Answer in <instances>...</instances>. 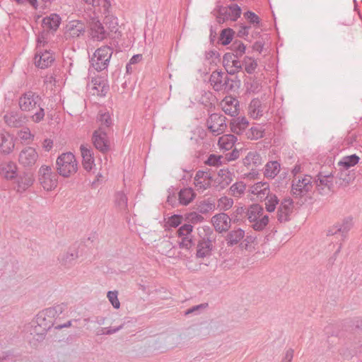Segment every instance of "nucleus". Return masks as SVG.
<instances>
[{
    "label": "nucleus",
    "instance_id": "4d7b16f0",
    "mask_svg": "<svg viewBox=\"0 0 362 362\" xmlns=\"http://www.w3.org/2000/svg\"><path fill=\"white\" fill-rule=\"evenodd\" d=\"M107 297L114 308L119 309L120 308V303L118 299V292L117 291H108Z\"/></svg>",
    "mask_w": 362,
    "mask_h": 362
},
{
    "label": "nucleus",
    "instance_id": "9d476101",
    "mask_svg": "<svg viewBox=\"0 0 362 362\" xmlns=\"http://www.w3.org/2000/svg\"><path fill=\"white\" fill-rule=\"evenodd\" d=\"M39 159V154L37 150L31 146L23 148L18 155V163L25 168L33 167Z\"/></svg>",
    "mask_w": 362,
    "mask_h": 362
},
{
    "label": "nucleus",
    "instance_id": "bf43d9fd",
    "mask_svg": "<svg viewBox=\"0 0 362 362\" xmlns=\"http://www.w3.org/2000/svg\"><path fill=\"white\" fill-rule=\"evenodd\" d=\"M245 18L249 21L250 23L254 25H258L260 22L259 18L252 11H247L244 13Z\"/></svg>",
    "mask_w": 362,
    "mask_h": 362
},
{
    "label": "nucleus",
    "instance_id": "e433bc0d",
    "mask_svg": "<svg viewBox=\"0 0 362 362\" xmlns=\"http://www.w3.org/2000/svg\"><path fill=\"white\" fill-rule=\"evenodd\" d=\"M234 175L228 169H221L218 174V182L220 188L223 189L233 180Z\"/></svg>",
    "mask_w": 362,
    "mask_h": 362
},
{
    "label": "nucleus",
    "instance_id": "a18cd8bd",
    "mask_svg": "<svg viewBox=\"0 0 362 362\" xmlns=\"http://www.w3.org/2000/svg\"><path fill=\"white\" fill-rule=\"evenodd\" d=\"M332 185V177L330 175H323L319 174L316 180V185L319 191H322L325 188L329 189Z\"/></svg>",
    "mask_w": 362,
    "mask_h": 362
},
{
    "label": "nucleus",
    "instance_id": "5701e85b",
    "mask_svg": "<svg viewBox=\"0 0 362 362\" xmlns=\"http://www.w3.org/2000/svg\"><path fill=\"white\" fill-rule=\"evenodd\" d=\"M80 150L83 158L82 165L83 168L87 171H91L95 166L91 148L86 144H81Z\"/></svg>",
    "mask_w": 362,
    "mask_h": 362
},
{
    "label": "nucleus",
    "instance_id": "de8ad7c7",
    "mask_svg": "<svg viewBox=\"0 0 362 362\" xmlns=\"http://www.w3.org/2000/svg\"><path fill=\"white\" fill-rule=\"evenodd\" d=\"M246 189V186L243 182H237L230 187V194L235 197L242 196Z\"/></svg>",
    "mask_w": 362,
    "mask_h": 362
},
{
    "label": "nucleus",
    "instance_id": "72a5a7b5",
    "mask_svg": "<svg viewBox=\"0 0 362 362\" xmlns=\"http://www.w3.org/2000/svg\"><path fill=\"white\" fill-rule=\"evenodd\" d=\"M264 107L262 106L261 101L258 99H253L248 107V114L250 116L257 119L263 115Z\"/></svg>",
    "mask_w": 362,
    "mask_h": 362
},
{
    "label": "nucleus",
    "instance_id": "a878e982",
    "mask_svg": "<svg viewBox=\"0 0 362 362\" xmlns=\"http://www.w3.org/2000/svg\"><path fill=\"white\" fill-rule=\"evenodd\" d=\"M250 192L256 196L257 199L263 200L270 192L269 185L267 182H258L250 187Z\"/></svg>",
    "mask_w": 362,
    "mask_h": 362
},
{
    "label": "nucleus",
    "instance_id": "7ed1b4c3",
    "mask_svg": "<svg viewBox=\"0 0 362 362\" xmlns=\"http://www.w3.org/2000/svg\"><path fill=\"white\" fill-rule=\"evenodd\" d=\"M247 215L248 221L255 230L261 231L269 223V216L264 213L263 207L259 204L251 205L247 209Z\"/></svg>",
    "mask_w": 362,
    "mask_h": 362
},
{
    "label": "nucleus",
    "instance_id": "c756f323",
    "mask_svg": "<svg viewBox=\"0 0 362 362\" xmlns=\"http://www.w3.org/2000/svg\"><path fill=\"white\" fill-rule=\"evenodd\" d=\"M5 122L11 127H21L26 120L25 117L17 112H8L4 115Z\"/></svg>",
    "mask_w": 362,
    "mask_h": 362
},
{
    "label": "nucleus",
    "instance_id": "c85d7f7f",
    "mask_svg": "<svg viewBox=\"0 0 362 362\" xmlns=\"http://www.w3.org/2000/svg\"><path fill=\"white\" fill-rule=\"evenodd\" d=\"M353 218L351 217L345 218L341 223H338L327 231L328 235H334L338 232L342 233L348 232L353 226Z\"/></svg>",
    "mask_w": 362,
    "mask_h": 362
},
{
    "label": "nucleus",
    "instance_id": "a211bd4d",
    "mask_svg": "<svg viewBox=\"0 0 362 362\" xmlns=\"http://www.w3.org/2000/svg\"><path fill=\"white\" fill-rule=\"evenodd\" d=\"M18 175L17 164L11 160H7L0 164V176L6 180H13Z\"/></svg>",
    "mask_w": 362,
    "mask_h": 362
},
{
    "label": "nucleus",
    "instance_id": "4be33fe9",
    "mask_svg": "<svg viewBox=\"0 0 362 362\" xmlns=\"http://www.w3.org/2000/svg\"><path fill=\"white\" fill-rule=\"evenodd\" d=\"M15 148V141L13 136L8 132H3L0 133V153L10 154Z\"/></svg>",
    "mask_w": 362,
    "mask_h": 362
},
{
    "label": "nucleus",
    "instance_id": "58836bf2",
    "mask_svg": "<svg viewBox=\"0 0 362 362\" xmlns=\"http://www.w3.org/2000/svg\"><path fill=\"white\" fill-rule=\"evenodd\" d=\"M243 164L247 167H257L262 164V157L257 151H250L243 159Z\"/></svg>",
    "mask_w": 362,
    "mask_h": 362
},
{
    "label": "nucleus",
    "instance_id": "e2e57ef3",
    "mask_svg": "<svg viewBox=\"0 0 362 362\" xmlns=\"http://www.w3.org/2000/svg\"><path fill=\"white\" fill-rule=\"evenodd\" d=\"M247 90L250 93H258L260 90V84L257 81L247 83Z\"/></svg>",
    "mask_w": 362,
    "mask_h": 362
},
{
    "label": "nucleus",
    "instance_id": "f257e3e1",
    "mask_svg": "<svg viewBox=\"0 0 362 362\" xmlns=\"http://www.w3.org/2000/svg\"><path fill=\"white\" fill-rule=\"evenodd\" d=\"M19 106L22 111H35L30 118L33 122L39 123L43 120L45 113V110L40 106V98L32 92L23 95L19 99Z\"/></svg>",
    "mask_w": 362,
    "mask_h": 362
},
{
    "label": "nucleus",
    "instance_id": "cd10ccee",
    "mask_svg": "<svg viewBox=\"0 0 362 362\" xmlns=\"http://www.w3.org/2000/svg\"><path fill=\"white\" fill-rule=\"evenodd\" d=\"M231 131L236 134H242L245 132L249 126V121L245 117H235L231 119L230 123Z\"/></svg>",
    "mask_w": 362,
    "mask_h": 362
},
{
    "label": "nucleus",
    "instance_id": "7c9ffc66",
    "mask_svg": "<svg viewBox=\"0 0 362 362\" xmlns=\"http://www.w3.org/2000/svg\"><path fill=\"white\" fill-rule=\"evenodd\" d=\"M67 309L66 304H57L52 307L44 309L47 313V316L50 318L54 325H57L56 320L59 316L64 313Z\"/></svg>",
    "mask_w": 362,
    "mask_h": 362
},
{
    "label": "nucleus",
    "instance_id": "f8f14e48",
    "mask_svg": "<svg viewBox=\"0 0 362 362\" xmlns=\"http://www.w3.org/2000/svg\"><path fill=\"white\" fill-rule=\"evenodd\" d=\"M218 21H235L241 15V8L238 4H231L228 6H221L218 11Z\"/></svg>",
    "mask_w": 362,
    "mask_h": 362
},
{
    "label": "nucleus",
    "instance_id": "680f3d73",
    "mask_svg": "<svg viewBox=\"0 0 362 362\" xmlns=\"http://www.w3.org/2000/svg\"><path fill=\"white\" fill-rule=\"evenodd\" d=\"M232 47L234 52H235L236 55H242L245 52V46L241 42H234Z\"/></svg>",
    "mask_w": 362,
    "mask_h": 362
},
{
    "label": "nucleus",
    "instance_id": "a19ab883",
    "mask_svg": "<svg viewBox=\"0 0 362 362\" xmlns=\"http://www.w3.org/2000/svg\"><path fill=\"white\" fill-rule=\"evenodd\" d=\"M60 16L56 13H52L49 16L43 18L42 25L45 28L57 30L60 25Z\"/></svg>",
    "mask_w": 362,
    "mask_h": 362
},
{
    "label": "nucleus",
    "instance_id": "338daca9",
    "mask_svg": "<svg viewBox=\"0 0 362 362\" xmlns=\"http://www.w3.org/2000/svg\"><path fill=\"white\" fill-rule=\"evenodd\" d=\"M53 147V141L50 139H45L42 143V148L46 151H49Z\"/></svg>",
    "mask_w": 362,
    "mask_h": 362
},
{
    "label": "nucleus",
    "instance_id": "5fc2aeb1",
    "mask_svg": "<svg viewBox=\"0 0 362 362\" xmlns=\"http://www.w3.org/2000/svg\"><path fill=\"white\" fill-rule=\"evenodd\" d=\"M182 221V216L181 215L175 214L168 217L165 221V226L168 228H176L180 226Z\"/></svg>",
    "mask_w": 362,
    "mask_h": 362
},
{
    "label": "nucleus",
    "instance_id": "79ce46f5",
    "mask_svg": "<svg viewBox=\"0 0 362 362\" xmlns=\"http://www.w3.org/2000/svg\"><path fill=\"white\" fill-rule=\"evenodd\" d=\"M195 197L193 189L190 187L184 188L179 192V201L182 205H188Z\"/></svg>",
    "mask_w": 362,
    "mask_h": 362
},
{
    "label": "nucleus",
    "instance_id": "603ef678",
    "mask_svg": "<svg viewBox=\"0 0 362 362\" xmlns=\"http://www.w3.org/2000/svg\"><path fill=\"white\" fill-rule=\"evenodd\" d=\"M243 65L247 73L252 74L257 69V62L254 58L246 57L244 59Z\"/></svg>",
    "mask_w": 362,
    "mask_h": 362
},
{
    "label": "nucleus",
    "instance_id": "473e14b6",
    "mask_svg": "<svg viewBox=\"0 0 362 362\" xmlns=\"http://www.w3.org/2000/svg\"><path fill=\"white\" fill-rule=\"evenodd\" d=\"M44 82L47 88L54 89V90L60 89L64 83L63 78L57 76L55 74L47 75Z\"/></svg>",
    "mask_w": 362,
    "mask_h": 362
},
{
    "label": "nucleus",
    "instance_id": "c9c22d12",
    "mask_svg": "<svg viewBox=\"0 0 362 362\" xmlns=\"http://www.w3.org/2000/svg\"><path fill=\"white\" fill-rule=\"evenodd\" d=\"M281 165L276 160H272L264 166V175L267 178H274L280 172Z\"/></svg>",
    "mask_w": 362,
    "mask_h": 362
},
{
    "label": "nucleus",
    "instance_id": "ea45409f",
    "mask_svg": "<svg viewBox=\"0 0 362 362\" xmlns=\"http://www.w3.org/2000/svg\"><path fill=\"white\" fill-rule=\"evenodd\" d=\"M237 141V138L233 134H225L218 139V144L219 148L228 151L231 149Z\"/></svg>",
    "mask_w": 362,
    "mask_h": 362
},
{
    "label": "nucleus",
    "instance_id": "bb28decb",
    "mask_svg": "<svg viewBox=\"0 0 362 362\" xmlns=\"http://www.w3.org/2000/svg\"><path fill=\"white\" fill-rule=\"evenodd\" d=\"M78 251L76 247H71L59 257L60 264L64 267L72 265L78 258Z\"/></svg>",
    "mask_w": 362,
    "mask_h": 362
},
{
    "label": "nucleus",
    "instance_id": "6ab92c4d",
    "mask_svg": "<svg viewBox=\"0 0 362 362\" xmlns=\"http://www.w3.org/2000/svg\"><path fill=\"white\" fill-rule=\"evenodd\" d=\"M211 223L215 230L219 233L228 230L231 224V219L225 213H220L211 218Z\"/></svg>",
    "mask_w": 362,
    "mask_h": 362
},
{
    "label": "nucleus",
    "instance_id": "f3484780",
    "mask_svg": "<svg viewBox=\"0 0 362 362\" xmlns=\"http://www.w3.org/2000/svg\"><path fill=\"white\" fill-rule=\"evenodd\" d=\"M93 142L95 147L100 151L105 152L109 149V140L107 132L99 127L93 135Z\"/></svg>",
    "mask_w": 362,
    "mask_h": 362
},
{
    "label": "nucleus",
    "instance_id": "dca6fc26",
    "mask_svg": "<svg viewBox=\"0 0 362 362\" xmlns=\"http://www.w3.org/2000/svg\"><path fill=\"white\" fill-rule=\"evenodd\" d=\"M227 81V76L221 71H216L211 74L210 83L216 91L230 90L231 87L228 88Z\"/></svg>",
    "mask_w": 362,
    "mask_h": 362
},
{
    "label": "nucleus",
    "instance_id": "2eb2a0df",
    "mask_svg": "<svg viewBox=\"0 0 362 362\" xmlns=\"http://www.w3.org/2000/svg\"><path fill=\"white\" fill-rule=\"evenodd\" d=\"M213 181L209 171L198 170L194 176V184L198 191L204 192L211 187Z\"/></svg>",
    "mask_w": 362,
    "mask_h": 362
},
{
    "label": "nucleus",
    "instance_id": "69168bd1",
    "mask_svg": "<svg viewBox=\"0 0 362 362\" xmlns=\"http://www.w3.org/2000/svg\"><path fill=\"white\" fill-rule=\"evenodd\" d=\"M123 326H124L123 325H121L115 328H112V327L103 328L101 334H115V333L117 332L118 331H119L120 329H122L123 328Z\"/></svg>",
    "mask_w": 362,
    "mask_h": 362
},
{
    "label": "nucleus",
    "instance_id": "0eeeda50",
    "mask_svg": "<svg viewBox=\"0 0 362 362\" xmlns=\"http://www.w3.org/2000/svg\"><path fill=\"white\" fill-rule=\"evenodd\" d=\"M54 326L55 327L50 318L47 316L45 310H42L36 315L31 326L33 329L30 330V334L42 337L47 331Z\"/></svg>",
    "mask_w": 362,
    "mask_h": 362
},
{
    "label": "nucleus",
    "instance_id": "423d86ee",
    "mask_svg": "<svg viewBox=\"0 0 362 362\" xmlns=\"http://www.w3.org/2000/svg\"><path fill=\"white\" fill-rule=\"evenodd\" d=\"M197 230L199 236L204 234L206 237L199 241L196 256L198 258L209 257L213 249V243L208 236L211 233V229L209 226H204L199 227Z\"/></svg>",
    "mask_w": 362,
    "mask_h": 362
},
{
    "label": "nucleus",
    "instance_id": "393cba45",
    "mask_svg": "<svg viewBox=\"0 0 362 362\" xmlns=\"http://www.w3.org/2000/svg\"><path fill=\"white\" fill-rule=\"evenodd\" d=\"M238 100L231 96H226L221 102V107L223 111L232 117L238 115Z\"/></svg>",
    "mask_w": 362,
    "mask_h": 362
},
{
    "label": "nucleus",
    "instance_id": "0e129e2a",
    "mask_svg": "<svg viewBox=\"0 0 362 362\" xmlns=\"http://www.w3.org/2000/svg\"><path fill=\"white\" fill-rule=\"evenodd\" d=\"M46 43V38L43 33L39 34L37 37V50L41 49Z\"/></svg>",
    "mask_w": 362,
    "mask_h": 362
},
{
    "label": "nucleus",
    "instance_id": "c03bdc74",
    "mask_svg": "<svg viewBox=\"0 0 362 362\" xmlns=\"http://www.w3.org/2000/svg\"><path fill=\"white\" fill-rule=\"evenodd\" d=\"M245 236V231L238 228L230 231L227 235V242L228 245H233L238 243Z\"/></svg>",
    "mask_w": 362,
    "mask_h": 362
},
{
    "label": "nucleus",
    "instance_id": "ddd939ff",
    "mask_svg": "<svg viewBox=\"0 0 362 362\" xmlns=\"http://www.w3.org/2000/svg\"><path fill=\"white\" fill-rule=\"evenodd\" d=\"M15 190L18 194L25 193L35 182V177L33 173L23 172L15 178Z\"/></svg>",
    "mask_w": 362,
    "mask_h": 362
},
{
    "label": "nucleus",
    "instance_id": "09e8293b",
    "mask_svg": "<svg viewBox=\"0 0 362 362\" xmlns=\"http://www.w3.org/2000/svg\"><path fill=\"white\" fill-rule=\"evenodd\" d=\"M263 200L266 201L265 206L268 212H274L279 202L276 194L270 193L268 197L266 199H263Z\"/></svg>",
    "mask_w": 362,
    "mask_h": 362
},
{
    "label": "nucleus",
    "instance_id": "412c9836",
    "mask_svg": "<svg viewBox=\"0 0 362 362\" xmlns=\"http://www.w3.org/2000/svg\"><path fill=\"white\" fill-rule=\"evenodd\" d=\"M293 202L291 199H284L278 209L277 218L280 222H286L290 219L293 213Z\"/></svg>",
    "mask_w": 362,
    "mask_h": 362
},
{
    "label": "nucleus",
    "instance_id": "864d4df0",
    "mask_svg": "<svg viewBox=\"0 0 362 362\" xmlns=\"http://www.w3.org/2000/svg\"><path fill=\"white\" fill-rule=\"evenodd\" d=\"M234 32L230 28L224 29L222 30L220 36L221 44L227 45L230 43L233 40Z\"/></svg>",
    "mask_w": 362,
    "mask_h": 362
},
{
    "label": "nucleus",
    "instance_id": "f03ea898",
    "mask_svg": "<svg viewBox=\"0 0 362 362\" xmlns=\"http://www.w3.org/2000/svg\"><path fill=\"white\" fill-rule=\"evenodd\" d=\"M56 167L59 175L69 177L77 172L78 162L72 153H63L58 156Z\"/></svg>",
    "mask_w": 362,
    "mask_h": 362
},
{
    "label": "nucleus",
    "instance_id": "37998d69",
    "mask_svg": "<svg viewBox=\"0 0 362 362\" xmlns=\"http://www.w3.org/2000/svg\"><path fill=\"white\" fill-rule=\"evenodd\" d=\"M360 160V158L356 154L342 157L339 161L338 165L344 169L347 170L351 167L356 165Z\"/></svg>",
    "mask_w": 362,
    "mask_h": 362
},
{
    "label": "nucleus",
    "instance_id": "20e7f679",
    "mask_svg": "<svg viewBox=\"0 0 362 362\" xmlns=\"http://www.w3.org/2000/svg\"><path fill=\"white\" fill-rule=\"evenodd\" d=\"M113 53L109 46H103L97 49L90 59V66L97 71L106 69Z\"/></svg>",
    "mask_w": 362,
    "mask_h": 362
},
{
    "label": "nucleus",
    "instance_id": "4468645a",
    "mask_svg": "<svg viewBox=\"0 0 362 362\" xmlns=\"http://www.w3.org/2000/svg\"><path fill=\"white\" fill-rule=\"evenodd\" d=\"M207 127L216 135L222 134L226 128L225 116L216 113L211 114L207 119Z\"/></svg>",
    "mask_w": 362,
    "mask_h": 362
},
{
    "label": "nucleus",
    "instance_id": "b1692460",
    "mask_svg": "<svg viewBox=\"0 0 362 362\" xmlns=\"http://www.w3.org/2000/svg\"><path fill=\"white\" fill-rule=\"evenodd\" d=\"M54 61L52 54L47 51L37 49L35 56V64L40 69L47 68Z\"/></svg>",
    "mask_w": 362,
    "mask_h": 362
},
{
    "label": "nucleus",
    "instance_id": "6e6552de",
    "mask_svg": "<svg viewBox=\"0 0 362 362\" xmlns=\"http://www.w3.org/2000/svg\"><path fill=\"white\" fill-rule=\"evenodd\" d=\"M38 180L46 191H52L57 186V175L50 166L42 165L38 170Z\"/></svg>",
    "mask_w": 362,
    "mask_h": 362
},
{
    "label": "nucleus",
    "instance_id": "49530a36",
    "mask_svg": "<svg viewBox=\"0 0 362 362\" xmlns=\"http://www.w3.org/2000/svg\"><path fill=\"white\" fill-rule=\"evenodd\" d=\"M98 122L100 124L99 127L104 129L105 127H110L112 124V119L109 112L100 111L98 114Z\"/></svg>",
    "mask_w": 362,
    "mask_h": 362
},
{
    "label": "nucleus",
    "instance_id": "6e6d98bb",
    "mask_svg": "<svg viewBox=\"0 0 362 362\" xmlns=\"http://www.w3.org/2000/svg\"><path fill=\"white\" fill-rule=\"evenodd\" d=\"M115 203L121 210L126 209L127 206V197L124 192H119L115 194Z\"/></svg>",
    "mask_w": 362,
    "mask_h": 362
},
{
    "label": "nucleus",
    "instance_id": "13d9d810",
    "mask_svg": "<svg viewBox=\"0 0 362 362\" xmlns=\"http://www.w3.org/2000/svg\"><path fill=\"white\" fill-rule=\"evenodd\" d=\"M222 159L223 157L221 156L211 154L209 156L206 163L211 166H219L222 164Z\"/></svg>",
    "mask_w": 362,
    "mask_h": 362
},
{
    "label": "nucleus",
    "instance_id": "8fccbe9b",
    "mask_svg": "<svg viewBox=\"0 0 362 362\" xmlns=\"http://www.w3.org/2000/svg\"><path fill=\"white\" fill-rule=\"evenodd\" d=\"M233 205V199L226 196L221 197L217 201V208L221 211H227Z\"/></svg>",
    "mask_w": 362,
    "mask_h": 362
},
{
    "label": "nucleus",
    "instance_id": "39448f33",
    "mask_svg": "<svg viewBox=\"0 0 362 362\" xmlns=\"http://www.w3.org/2000/svg\"><path fill=\"white\" fill-rule=\"evenodd\" d=\"M313 187V177L310 175L295 177L292 180L291 193L296 198H303L311 192Z\"/></svg>",
    "mask_w": 362,
    "mask_h": 362
},
{
    "label": "nucleus",
    "instance_id": "2f4dec72",
    "mask_svg": "<svg viewBox=\"0 0 362 362\" xmlns=\"http://www.w3.org/2000/svg\"><path fill=\"white\" fill-rule=\"evenodd\" d=\"M112 0H100L98 6L95 11L103 13L105 18H110L112 24H117V18L110 15Z\"/></svg>",
    "mask_w": 362,
    "mask_h": 362
},
{
    "label": "nucleus",
    "instance_id": "aec40b11",
    "mask_svg": "<svg viewBox=\"0 0 362 362\" xmlns=\"http://www.w3.org/2000/svg\"><path fill=\"white\" fill-rule=\"evenodd\" d=\"M90 35L98 41H102L106 37V32L101 22L97 18H93L89 22Z\"/></svg>",
    "mask_w": 362,
    "mask_h": 362
},
{
    "label": "nucleus",
    "instance_id": "774afa93",
    "mask_svg": "<svg viewBox=\"0 0 362 362\" xmlns=\"http://www.w3.org/2000/svg\"><path fill=\"white\" fill-rule=\"evenodd\" d=\"M293 357V351L292 349H288L285 356L282 359V362H291Z\"/></svg>",
    "mask_w": 362,
    "mask_h": 362
},
{
    "label": "nucleus",
    "instance_id": "052dcab7",
    "mask_svg": "<svg viewBox=\"0 0 362 362\" xmlns=\"http://www.w3.org/2000/svg\"><path fill=\"white\" fill-rule=\"evenodd\" d=\"M215 204L209 201L203 202L199 206L200 211L202 213H205L209 211H213L215 209Z\"/></svg>",
    "mask_w": 362,
    "mask_h": 362
},
{
    "label": "nucleus",
    "instance_id": "1a4fd4ad",
    "mask_svg": "<svg viewBox=\"0 0 362 362\" xmlns=\"http://www.w3.org/2000/svg\"><path fill=\"white\" fill-rule=\"evenodd\" d=\"M193 226L190 224H184L177 231V244L180 249L191 252L194 245L193 240Z\"/></svg>",
    "mask_w": 362,
    "mask_h": 362
},
{
    "label": "nucleus",
    "instance_id": "3c124183",
    "mask_svg": "<svg viewBox=\"0 0 362 362\" xmlns=\"http://www.w3.org/2000/svg\"><path fill=\"white\" fill-rule=\"evenodd\" d=\"M17 136L23 142H30L34 139L35 135L28 127H24L17 132Z\"/></svg>",
    "mask_w": 362,
    "mask_h": 362
},
{
    "label": "nucleus",
    "instance_id": "4c0bfd02",
    "mask_svg": "<svg viewBox=\"0 0 362 362\" xmlns=\"http://www.w3.org/2000/svg\"><path fill=\"white\" fill-rule=\"evenodd\" d=\"M265 129L264 126L257 124L245 132L246 137L250 140H257L264 136Z\"/></svg>",
    "mask_w": 362,
    "mask_h": 362
},
{
    "label": "nucleus",
    "instance_id": "9b49d317",
    "mask_svg": "<svg viewBox=\"0 0 362 362\" xmlns=\"http://www.w3.org/2000/svg\"><path fill=\"white\" fill-rule=\"evenodd\" d=\"M89 93L93 95L104 97L109 90L107 81L101 76L93 77L88 85Z\"/></svg>",
    "mask_w": 362,
    "mask_h": 362
},
{
    "label": "nucleus",
    "instance_id": "f704fd0d",
    "mask_svg": "<svg viewBox=\"0 0 362 362\" xmlns=\"http://www.w3.org/2000/svg\"><path fill=\"white\" fill-rule=\"evenodd\" d=\"M224 66L227 71L233 74L241 69L240 62L235 59H232L230 54H226L223 57Z\"/></svg>",
    "mask_w": 362,
    "mask_h": 362
}]
</instances>
